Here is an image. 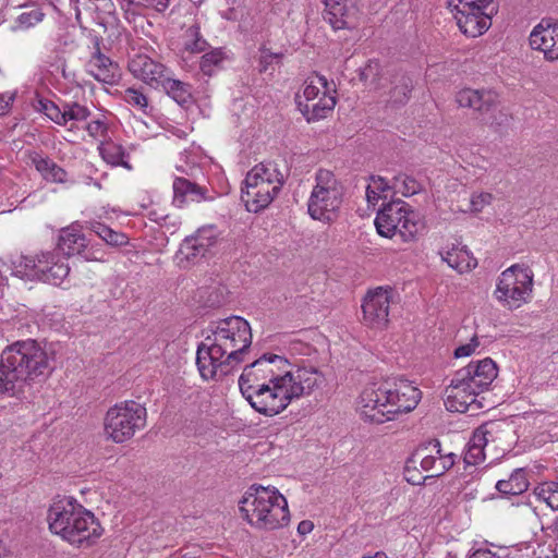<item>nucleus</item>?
<instances>
[{
  "instance_id": "obj_1",
  "label": "nucleus",
  "mask_w": 558,
  "mask_h": 558,
  "mask_svg": "<svg viewBox=\"0 0 558 558\" xmlns=\"http://www.w3.org/2000/svg\"><path fill=\"white\" fill-rule=\"evenodd\" d=\"M252 344L248 322L240 316L218 320L196 352V364L203 379H214L218 373L227 374L243 361Z\"/></svg>"
},
{
  "instance_id": "obj_2",
  "label": "nucleus",
  "mask_w": 558,
  "mask_h": 558,
  "mask_svg": "<svg viewBox=\"0 0 558 558\" xmlns=\"http://www.w3.org/2000/svg\"><path fill=\"white\" fill-rule=\"evenodd\" d=\"M46 522L53 536L82 551L96 547L106 532L98 517L73 496L52 500Z\"/></svg>"
},
{
  "instance_id": "obj_3",
  "label": "nucleus",
  "mask_w": 558,
  "mask_h": 558,
  "mask_svg": "<svg viewBox=\"0 0 558 558\" xmlns=\"http://www.w3.org/2000/svg\"><path fill=\"white\" fill-rule=\"evenodd\" d=\"M325 383L324 374L314 366H295L292 375H283L278 381L251 390L243 396L259 414L268 417L282 413L293 400L312 395Z\"/></svg>"
},
{
  "instance_id": "obj_4",
  "label": "nucleus",
  "mask_w": 558,
  "mask_h": 558,
  "mask_svg": "<svg viewBox=\"0 0 558 558\" xmlns=\"http://www.w3.org/2000/svg\"><path fill=\"white\" fill-rule=\"evenodd\" d=\"M51 373L47 351L33 339L5 347L0 356V395L14 393L16 385L41 383Z\"/></svg>"
},
{
  "instance_id": "obj_5",
  "label": "nucleus",
  "mask_w": 558,
  "mask_h": 558,
  "mask_svg": "<svg viewBox=\"0 0 558 558\" xmlns=\"http://www.w3.org/2000/svg\"><path fill=\"white\" fill-rule=\"evenodd\" d=\"M242 519L259 532H275L291 521L289 504L283 494L271 485H251L239 501Z\"/></svg>"
},
{
  "instance_id": "obj_6",
  "label": "nucleus",
  "mask_w": 558,
  "mask_h": 558,
  "mask_svg": "<svg viewBox=\"0 0 558 558\" xmlns=\"http://www.w3.org/2000/svg\"><path fill=\"white\" fill-rule=\"evenodd\" d=\"M147 425V410L137 401L124 400L110 407L104 416V436L113 444H124Z\"/></svg>"
},
{
  "instance_id": "obj_7",
  "label": "nucleus",
  "mask_w": 558,
  "mask_h": 558,
  "mask_svg": "<svg viewBox=\"0 0 558 558\" xmlns=\"http://www.w3.org/2000/svg\"><path fill=\"white\" fill-rule=\"evenodd\" d=\"M375 226L385 238L399 234L404 242L411 241L423 227L418 215L401 201H391L377 213Z\"/></svg>"
},
{
  "instance_id": "obj_8",
  "label": "nucleus",
  "mask_w": 558,
  "mask_h": 558,
  "mask_svg": "<svg viewBox=\"0 0 558 558\" xmlns=\"http://www.w3.org/2000/svg\"><path fill=\"white\" fill-rule=\"evenodd\" d=\"M315 180L307 203L308 214L315 220L331 222L341 206L343 187L329 170L319 169Z\"/></svg>"
},
{
  "instance_id": "obj_9",
  "label": "nucleus",
  "mask_w": 558,
  "mask_h": 558,
  "mask_svg": "<svg viewBox=\"0 0 558 558\" xmlns=\"http://www.w3.org/2000/svg\"><path fill=\"white\" fill-rule=\"evenodd\" d=\"M295 367L290 362L277 354H264L252 364L244 367L240 378L239 387L242 396L268 386L283 378V375H292Z\"/></svg>"
},
{
  "instance_id": "obj_10",
  "label": "nucleus",
  "mask_w": 558,
  "mask_h": 558,
  "mask_svg": "<svg viewBox=\"0 0 558 558\" xmlns=\"http://www.w3.org/2000/svg\"><path fill=\"white\" fill-rule=\"evenodd\" d=\"M12 266L11 275L21 279H65L70 274L69 264L51 253L20 256Z\"/></svg>"
},
{
  "instance_id": "obj_11",
  "label": "nucleus",
  "mask_w": 558,
  "mask_h": 558,
  "mask_svg": "<svg viewBox=\"0 0 558 558\" xmlns=\"http://www.w3.org/2000/svg\"><path fill=\"white\" fill-rule=\"evenodd\" d=\"M389 378L374 379L366 383L356 399V412L366 422L383 424L386 422V400L389 393Z\"/></svg>"
},
{
  "instance_id": "obj_12",
  "label": "nucleus",
  "mask_w": 558,
  "mask_h": 558,
  "mask_svg": "<svg viewBox=\"0 0 558 558\" xmlns=\"http://www.w3.org/2000/svg\"><path fill=\"white\" fill-rule=\"evenodd\" d=\"M388 391L384 408L386 422L412 412L422 399V391L412 381L402 377H390Z\"/></svg>"
},
{
  "instance_id": "obj_13",
  "label": "nucleus",
  "mask_w": 558,
  "mask_h": 558,
  "mask_svg": "<svg viewBox=\"0 0 558 558\" xmlns=\"http://www.w3.org/2000/svg\"><path fill=\"white\" fill-rule=\"evenodd\" d=\"M392 294L393 289L390 286L378 287L367 292L362 303L364 325L380 330L388 326Z\"/></svg>"
},
{
  "instance_id": "obj_14",
  "label": "nucleus",
  "mask_w": 558,
  "mask_h": 558,
  "mask_svg": "<svg viewBox=\"0 0 558 558\" xmlns=\"http://www.w3.org/2000/svg\"><path fill=\"white\" fill-rule=\"evenodd\" d=\"M84 230H86L85 225L78 221L62 228L58 238V250L68 256L82 255L85 260H102L101 251L87 248L89 240Z\"/></svg>"
},
{
  "instance_id": "obj_15",
  "label": "nucleus",
  "mask_w": 558,
  "mask_h": 558,
  "mask_svg": "<svg viewBox=\"0 0 558 558\" xmlns=\"http://www.w3.org/2000/svg\"><path fill=\"white\" fill-rule=\"evenodd\" d=\"M480 393L456 372L450 385L445 390V407L450 412L465 413L470 409L477 410Z\"/></svg>"
},
{
  "instance_id": "obj_16",
  "label": "nucleus",
  "mask_w": 558,
  "mask_h": 558,
  "mask_svg": "<svg viewBox=\"0 0 558 558\" xmlns=\"http://www.w3.org/2000/svg\"><path fill=\"white\" fill-rule=\"evenodd\" d=\"M255 180L253 174L246 175L241 189V201L251 213H259L268 207L282 186L281 180H277L276 184H256Z\"/></svg>"
},
{
  "instance_id": "obj_17",
  "label": "nucleus",
  "mask_w": 558,
  "mask_h": 558,
  "mask_svg": "<svg viewBox=\"0 0 558 558\" xmlns=\"http://www.w3.org/2000/svg\"><path fill=\"white\" fill-rule=\"evenodd\" d=\"M420 460L423 471L429 473V477H438L451 469L456 462V454L452 452H444L440 442L435 440L428 447L418 449L411 460L415 463Z\"/></svg>"
},
{
  "instance_id": "obj_18",
  "label": "nucleus",
  "mask_w": 558,
  "mask_h": 558,
  "mask_svg": "<svg viewBox=\"0 0 558 558\" xmlns=\"http://www.w3.org/2000/svg\"><path fill=\"white\" fill-rule=\"evenodd\" d=\"M460 31L469 37L484 34L492 25V17L496 13H488L475 7L450 5Z\"/></svg>"
},
{
  "instance_id": "obj_19",
  "label": "nucleus",
  "mask_w": 558,
  "mask_h": 558,
  "mask_svg": "<svg viewBox=\"0 0 558 558\" xmlns=\"http://www.w3.org/2000/svg\"><path fill=\"white\" fill-rule=\"evenodd\" d=\"M478 393L489 389L498 376V366L490 357L471 361L466 366L457 371Z\"/></svg>"
},
{
  "instance_id": "obj_20",
  "label": "nucleus",
  "mask_w": 558,
  "mask_h": 558,
  "mask_svg": "<svg viewBox=\"0 0 558 558\" xmlns=\"http://www.w3.org/2000/svg\"><path fill=\"white\" fill-rule=\"evenodd\" d=\"M532 49L544 52L547 61L558 60V23L542 20L530 34Z\"/></svg>"
},
{
  "instance_id": "obj_21",
  "label": "nucleus",
  "mask_w": 558,
  "mask_h": 558,
  "mask_svg": "<svg viewBox=\"0 0 558 558\" xmlns=\"http://www.w3.org/2000/svg\"><path fill=\"white\" fill-rule=\"evenodd\" d=\"M129 70L134 77L155 89L160 88V84H162V81L169 73L163 64L154 61L146 54L133 57L129 61Z\"/></svg>"
},
{
  "instance_id": "obj_22",
  "label": "nucleus",
  "mask_w": 558,
  "mask_h": 558,
  "mask_svg": "<svg viewBox=\"0 0 558 558\" xmlns=\"http://www.w3.org/2000/svg\"><path fill=\"white\" fill-rule=\"evenodd\" d=\"M216 243L214 235H206L205 230H199L194 236L186 238L180 245L177 258L180 265L187 267L204 258L209 248Z\"/></svg>"
},
{
  "instance_id": "obj_23",
  "label": "nucleus",
  "mask_w": 558,
  "mask_h": 558,
  "mask_svg": "<svg viewBox=\"0 0 558 558\" xmlns=\"http://www.w3.org/2000/svg\"><path fill=\"white\" fill-rule=\"evenodd\" d=\"M359 0H324V20L335 31L351 28L354 26Z\"/></svg>"
},
{
  "instance_id": "obj_24",
  "label": "nucleus",
  "mask_w": 558,
  "mask_h": 558,
  "mask_svg": "<svg viewBox=\"0 0 558 558\" xmlns=\"http://www.w3.org/2000/svg\"><path fill=\"white\" fill-rule=\"evenodd\" d=\"M88 73L98 82L114 85L121 77V70L117 62L104 54L100 50V41L95 40V52L87 63Z\"/></svg>"
},
{
  "instance_id": "obj_25",
  "label": "nucleus",
  "mask_w": 558,
  "mask_h": 558,
  "mask_svg": "<svg viewBox=\"0 0 558 558\" xmlns=\"http://www.w3.org/2000/svg\"><path fill=\"white\" fill-rule=\"evenodd\" d=\"M533 281H498L496 299L506 307H520L531 296Z\"/></svg>"
},
{
  "instance_id": "obj_26",
  "label": "nucleus",
  "mask_w": 558,
  "mask_h": 558,
  "mask_svg": "<svg viewBox=\"0 0 558 558\" xmlns=\"http://www.w3.org/2000/svg\"><path fill=\"white\" fill-rule=\"evenodd\" d=\"M456 100L462 108H470L485 114L490 112L498 105V94L492 89H461Z\"/></svg>"
},
{
  "instance_id": "obj_27",
  "label": "nucleus",
  "mask_w": 558,
  "mask_h": 558,
  "mask_svg": "<svg viewBox=\"0 0 558 558\" xmlns=\"http://www.w3.org/2000/svg\"><path fill=\"white\" fill-rule=\"evenodd\" d=\"M173 204L178 207L184 206L187 202H203L215 199L207 187L192 182L185 178L177 177L173 181Z\"/></svg>"
},
{
  "instance_id": "obj_28",
  "label": "nucleus",
  "mask_w": 558,
  "mask_h": 558,
  "mask_svg": "<svg viewBox=\"0 0 558 558\" xmlns=\"http://www.w3.org/2000/svg\"><path fill=\"white\" fill-rule=\"evenodd\" d=\"M169 97H171L178 105L184 107L193 102L192 86L180 80L170 77L168 74L160 84V88Z\"/></svg>"
},
{
  "instance_id": "obj_29",
  "label": "nucleus",
  "mask_w": 558,
  "mask_h": 558,
  "mask_svg": "<svg viewBox=\"0 0 558 558\" xmlns=\"http://www.w3.org/2000/svg\"><path fill=\"white\" fill-rule=\"evenodd\" d=\"M529 480L525 470H514L508 480L496 483V489L502 495H521L529 488Z\"/></svg>"
},
{
  "instance_id": "obj_30",
  "label": "nucleus",
  "mask_w": 558,
  "mask_h": 558,
  "mask_svg": "<svg viewBox=\"0 0 558 558\" xmlns=\"http://www.w3.org/2000/svg\"><path fill=\"white\" fill-rule=\"evenodd\" d=\"M392 87L389 90L388 101L392 105H404L410 99L413 88L412 80L405 73H397L391 80Z\"/></svg>"
},
{
  "instance_id": "obj_31",
  "label": "nucleus",
  "mask_w": 558,
  "mask_h": 558,
  "mask_svg": "<svg viewBox=\"0 0 558 558\" xmlns=\"http://www.w3.org/2000/svg\"><path fill=\"white\" fill-rule=\"evenodd\" d=\"M318 84L325 89L324 96L311 106V119L318 121L327 117V114L336 106V97L329 95L330 88L328 80L324 75H316Z\"/></svg>"
},
{
  "instance_id": "obj_32",
  "label": "nucleus",
  "mask_w": 558,
  "mask_h": 558,
  "mask_svg": "<svg viewBox=\"0 0 558 558\" xmlns=\"http://www.w3.org/2000/svg\"><path fill=\"white\" fill-rule=\"evenodd\" d=\"M32 160L35 165L36 170L41 173L44 179L56 183L66 182V171L60 166H58L52 159L36 155L35 157H33Z\"/></svg>"
},
{
  "instance_id": "obj_33",
  "label": "nucleus",
  "mask_w": 558,
  "mask_h": 558,
  "mask_svg": "<svg viewBox=\"0 0 558 558\" xmlns=\"http://www.w3.org/2000/svg\"><path fill=\"white\" fill-rule=\"evenodd\" d=\"M98 149L100 156L107 163L111 166H121L126 169L131 168L129 162L125 160V157L129 155L121 144H118L113 141H106L100 144Z\"/></svg>"
},
{
  "instance_id": "obj_34",
  "label": "nucleus",
  "mask_w": 558,
  "mask_h": 558,
  "mask_svg": "<svg viewBox=\"0 0 558 558\" xmlns=\"http://www.w3.org/2000/svg\"><path fill=\"white\" fill-rule=\"evenodd\" d=\"M85 229L97 234L108 245L122 246L128 243V236L124 233L112 230L99 221L85 222Z\"/></svg>"
},
{
  "instance_id": "obj_35",
  "label": "nucleus",
  "mask_w": 558,
  "mask_h": 558,
  "mask_svg": "<svg viewBox=\"0 0 558 558\" xmlns=\"http://www.w3.org/2000/svg\"><path fill=\"white\" fill-rule=\"evenodd\" d=\"M226 59L221 48H215L202 56L199 61V70L204 75L213 76L222 69Z\"/></svg>"
},
{
  "instance_id": "obj_36",
  "label": "nucleus",
  "mask_w": 558,
  "mask_h": 558,
  "mask_svg": "<svg viewBox=\"0 0 558 558\" xmlns=\"http://www.w3.org/2000/svg\"><path fill=\"white\" fill-rule=\"evenodd\" d=\"M444 259L460 275L475 268L477 265L476 258L471 256L466 250H461L458 253L448 252Z\"/></svg>"
},
{
  "instance_id": "obj_37",
  "label": "nucleus",
  "mask_w": 558,
  "mask_h": 558,
  "mask_svg": "<svg viewBox=\"0 0 558 558\" xmlns=\"http://www.w3.org/2000/svg\"><path fill=\"white\" fill-rule=\"evenodd\" d=\"M538 501L546 504L550 509L558 510V482H544L534 488Z\"/></svg>"
},
{
  "instance_id": "obj_38",
  "label": "nucleus",
  "mask_w": 558,
  "mask_h": 558,
  "mask_svg": "<svg viewBox=\"0 0 558 558\" xmlns=\"http://www.w3.org/2000/svg\"><path fill=\"white\" fill-rule=\"evenodd\" d=\"M392 187L396 192L409 197L422 191V184L413 177L400 173L392 179Z\"/></svg>"
},
{
  "instance_id": "obj_39",
  "label": "nucleus",
  "mask_w": 558,
  "mask_h": 558,
  "mask_svg": "<svg viewBox=\"0 0 558 558\" xmlns=\"http://www.w3.org/2000/svg\"><path fill=\"white\" fill-rule=\"evenodd\" d=\"M26 10L23 11L15 20L14 29H27L40 23L45 16L41 9L31 5L24 7Z\"/></svg>"
},
{
  "instance_id": "obj_40",
  "label": "nucleus",
  "mask_w": 558,
  "mask_h": 558,
  "mask_svg": "<svg viewBox=\"0 0 558 558\" xmlns=\"http://www.w3.org/2000/svg\"><path fill=\"white\" fill-rule=\"evenodd\" d=\"M254 175L256 184L263 182L264 184H276L278 178L277 170L272 167V165L258 163L251 171L247 172L246 175Z\"/></svg>"
},
{
  "instance_id": "obj_41",
  "label": "nucleus",
  "mask_w": 558,
  "mask_h": 558,
  "mask_svg": "<svg viewBox=\"0 0 558 558\" xmlns=\"http://www.w3.org/2000/svg\"><path fill=\"white\" fill-rule=\"evenodd\" d=\"M63 113L65 124L69 121H84L90 116V111L87 107L80 105L78 102H64L63 104Z\"/></svg>"
},
{
  "instance_id": "obj_42",
  "label": "nucleus",
  "mask_w": 558,
  "mask_h": 558,
  "mask_svg": "<svg viewBox=\"0 0 558 558\" xmlns=\"http://www.w3.org/2000/svg\"><path fill=\"white\" fill-rule=\"evenodd\" d=\"M259 60H258V70L259 72H268L274 71V64H279L283 57L280 52H271L270 49L265 46L259 48Z\"/></svg>"
},
{
  "instance_id": "obj_43",
  "label": "nucleus",
  "mask_w": 558,
  "mask_h": 558,
  "mask_svg": "<svg viewBox=\"0 0 558 558\" xmlns=\"http://www.w3.org/2000/svg\"><path fill=\"white\" fill-rule=\"evenodd\" d=\"M123 99L129 105L142 110L144 113L147 112L148 99L141 90L132 88V87L126 88L124 92Z\"/></svg>"
},
{
  "instance_id": "obj_44",
  "label": "nucleus",
  "mask_w": 558,
  "mask_h": 558,
  "mask_svg": "<svg viewBox=\"0 0 558 558\" xmlns=\"http://www.w3.org/2000/svg\"><path fill=\"white\" fill-rule=\"evenodd\" d=\"M449 5H465V7H475L481 10L487 11L488 13H497L498 5L494 0H448Z\"/></svg>"
},
{
  "instance_id": "obj_45",
  "label": "nucleus",
  "mask_w": 558,
  "mask_h": 558,
  "mask_svg": "<svg viewBox=\"0 0 558 558\" xmlns=\"http://www.w3.org/2000/svg\"><path fill=\"white\" fill-rule=\"evenodd\" d=\"M187 34L191 37V41L186 43V49L191 50L192 52H203L206 50L208 44L201 36L198 26H191L187 29Z\"/></svg>"
},
{
  "instance_id": "obj_46",
  "label": "nucleus",
  "mask_w": 558,
  "mask_h": 558,
  "mask_svg": "<svg viewBox=\"0 0 558 558\" xmlns=\"http://www.w3.org/2000/svg\"><path fill=\"white\" fill-rule=\"evenodd\" d=\"M501 275L505 279L508 277H521L522 279L534 278L532 269L525 264H514L507 268Z\"/></svg>"
},
{
  "instance_id": "obj_47",
  "label": "nucleus",
  "mask_w": 558,
  "mask_h": 558,
  "mask_svg": "<svg viewBox=\"0 0 558 558\" xmlns=\"http://www.w3.org/2000/svg\"><path fill=\"white\" fill-rule=\"evenodd\" d=\"M480 339L474 335L468 343L460 344L454 349L453 355L457 359L471 356L480 347Z\"/></svg>"
},
{
  "instance_id": "obj_48",
  "label": "nucleus",
  "mask_w": 558,
  "mask_h": 558,
  "mask_svg": "<svg viewBox=\"0 0 558 558\" xmlns=\"http://www.w3.org/2000/svg\"><path fill=\"white\" fill-rule=\"evenodd\" d=\"M485 460V451L468 442L464 461L469 465H476Z\"/></svg>"
},
{
  "instance_id": "obj_49",
  "label": "nucleus",
  "mask_w": 558,
  "mask_h": 558,
  "mask_svg": "<svg viewBox=\"0 0 558 558\" xmlns=\"http://www.w3.org/2000/svg\"><path fill=\"white\" fill-rule=\"evenodd\" d=\"M493 201L490 193H480L473 195L470 199V210L472 213H481L486 205H489Z\"/></svg>"
},
{
  "instance_id": "obj_50",
  "label": "nucleus",
  "mask_w": 558,
  "mask_h": 558,
  "mask_svg": "<svg viewBox=\"0 0 558 558\" xmlns=\"http://www.w3.org/2000/svg\"><path fill=\"white\" fill-rule=\"evenodd\" d=\"M122 9L125 13L140 14L143 9L150 8L149 0H123Z\"/></svg>"
},
{
  "instance_id": "obj_51",
  "label": "nucleus",
  "mask_w": 558,
  "mask_h": 558,
  "mask_svg": "<svg viewBox=\"0 0 558 558\" xmlns=\"http://www.w3.org/2000/svg\"><path fill=\"white\" fill-rule=\"evenodd\" d=\"M487 435H488V432L485 429L484 426H481L474 430L469 442L475 447L481 448L482 450H485V447L488 442Z\"/></svg>"
},
{
  "instance_id": "obj_52",
  "label": "nucleus",
  "mask_w": 558,
  "mask_h": 558,
  "mask_svg": "<svg viewBox=\"0 0 558 558\" xmlns=\"http://www.w3.org/2000/svg\"><path fill=\"white\" fill-rule=\"evenodd\" d=\"M47 118L53 121L54 123L64 126L65 120L63 113V106L59 107L58 105L52 102V105L48 107Z\"/></svg>"
},
{
  "instance_id": "obj_53",
  "label": "nucleus",
  "mask_w": 558,
  "mask_h": 558,
  "mask_svg": "<svg viewBox=\"0 0 558 558\" xmlns=\"http://www.w3.org/2000/svg\"><path fill=\"white\" fill-rule=\"evenodd\" d=\"M86 131L92 137H97L106 134L107 125L101 120H94L86 125Z\"/></svg>"
},
{
  "instance_id": "obj_54",
  "label": "nucleus",
  "mask_w": 558,
  "mask_h": 558,
  "mask_svg": "<svg viewBox=\"0 0 558 558\" xmlns=\"http://www.w3.org/2000/svg\"><path fill=\"white\" fill-rule=\"evenodd\" d=\"M369 180L372 187L376 189L380 194L393 190L392 183L389 184L388 181L380 175H371Z\"/></svg>"
},
{
  "instance_id": "obj_55",
  "label": "nucleus",
  "mask_w": 558,
  "mask_h": 558,
  "mask_svg": "<svg viewBox=\"0 0 558 558\" xmlns=\"http://www.w3.org/2000/svg\"><path fill=\"white\" fill-rule=\"evenodd\" d=\"M16 97V93L0 94V114H7Z\"/></svg>"
},
{
  "instance_id": "obj_56",
  "label": "nucleus",
  "mask_w": 558,
  "mask_h": 558,
  "mask_svg": "<svg viewBox=\"0 0 558 558\" xmlns=\"http://www.w3.org/2000/svg\"><path fill=\"white\" fill-rule=\"evenodd\" d=\"M53 101L38 97L34 102L33 107L37 112L44 113L47 117L48 107L52 105Z\"/></svg>"
},
{
  "instance_id": "obj_57",
  "label": "nucleus",
  "mask_w": 558,
  "mask_h": 558,
  "mask_svg": "<svg viewBox=\"0 0 558 558\" xmlns=\"http://www.w3.org/2000/svg\"><path fill=\"white\" fill-rule=\"evenodd\" d=\"M295 100H296V105H298V108H299V110L301 111V113L305 117V119H306L308 122H312V121H313V119H311V114H312V112H311V106H312V105H310V104H308V101H306V100H305V102H304V101L301 99V97H300V96H296Z\"/></svg>"
},
{
  "instance_id": "obj_58",
  "label": "nucleus",
  "mask_w": 558,
  "mask_h": 558,
  "mask_svg": "<svg viewBox=\"0 0 558 558\" xmlns=\"http://www.w3.org/2000/svg\"><path fill=\"white\" fill-rule=\"evenodd\" d=\"M469 558H500V556L488 548H478Z\"/></svg>"
},
{
  "instance_id": "obj_59",
  "label": "nucleus",
  "mask_w": 558,
  "mask_h": 558,
  "mask_svg": "<svg viewBox=\"0 0 558 558\" xmlns=\"http://www.w3.org/2000/svg\"><path fill=\"white\" fill-rule=\"evenodd\" d=\"M318 94H319L318 86L314 85L313 82H311L310 84H306L304 92H303V96L306 101L314 100L318 96Z\"/></svg>"
},
{
  "instance_id": "obj_60",
  "label": "nucleus",
  "mask_w": 558,
  "mask_h": 558,
  "mask_svg": "<svg viewBox=\"0 0 558 558\" xmlns=\"http://www.w3.org/2000/svg\"><path fill=\"white\" fill-rule=\"evenodd\" d=\"M411 461H409L407 463V466H405V478L409 483L413 484V485H417V484H421L422 481L425 480L426 476H422L421 474H411V470H410V464Z\"/></svg>"
},
{
  "instance_id": "obj_61",
  "label": "nucleus",
  "mask_w": 558,
  "mask_h": 558,
  "mask_svg": "<svg viewBox=\"0 0 558 558\" xmlns=\"http://www.w3.org/2000/svg\"><path fill=\"white\" fill-rule=\"evenodd\" d=\"M314 530V523L310 520H303L298 524V533L302 536L310 534Z\"/></svg>"
},
{
  "instance_id": "obj_62",
  "label": "nucleus",
  "mask_w": 558,
  "mask_h": 558,
  "mask_svg": "<svg viewBox=\"0 0 558 558\" xmlns=\"http://www.w3.org/2000/svg\"><path fill=\"white\" fill-rule=\"evenodd\" d=\"M170 2L171 0H149L150 8L159 13L165 12L169 8Z\"/></svg>"
},
{
  "instance_id": "obj_63",
  "label": "nucleus",
  "mask_w": 558,
  "mask_h": 558,
  "mask_svg": "<svg viewBox=\"0 0 558 558\" xmlns=\"http://www.w3.org/2000/svg\"><path fill=\"white\" fill-rule=\"evenodd\" d=\"M380 197L381 194L376 189L372 187L371 184H368L366 187L367 202L371 204H376Z\"/></svg>"
},
{
  "instance_id": "obj_64",
  "label": "nucleus",
  "mask_w": 558,
  "mask_h": 558,
  "mask_svg": "<svg viewBox=\"0 0 558 558\" xmlns=\"http://www.w3.org/2000/svg\"><path fill=\"white\" fill-rule=\"evenodd\" d=\"M509 118H510V117H509V114H507V113H505V112L500 111V112H499V118H495V119L492 121V123H490V124H492V125L496 124V125L500 126V125H502V124L508 123Z\"/></svg>"
}]
</instances>
